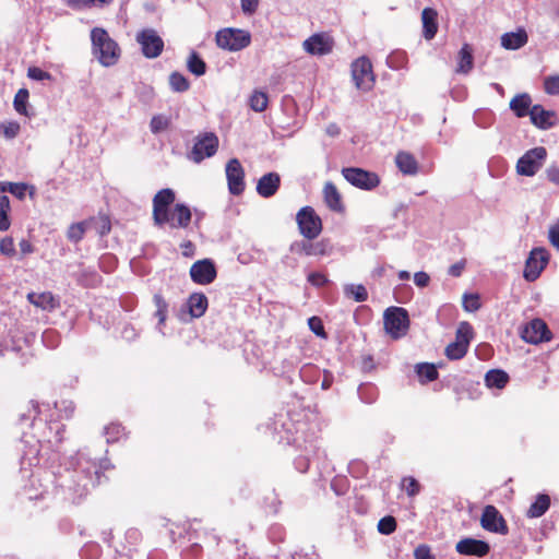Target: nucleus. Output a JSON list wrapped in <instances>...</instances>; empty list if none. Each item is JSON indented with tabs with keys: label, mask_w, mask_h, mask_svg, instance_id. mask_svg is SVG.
<instances>
[{
	"label": "nucleus",
	"mask_w": 559,
	"mask_h": 559,
	"mask_svg": "<svg viewBox=\"0 0 559 559\" xmlns=\"http://www.w3.org/2000/svg\"><path fill=\"white\" fill-rule=\"evenodd\" d=\"M123 432V428L119 424H110L105 427V435L107 436V441H116L119 439V436Z\"/></svg>",
	"instance_id": "864d4df0"
},
{
	"label": "nucleus",
	"mask_w": 559,
	"mask_h": 559,
	"mask_svg": "<svg viewBox=\"0 0 559 559\" xmlns=\"http://www.w3.org/2000/svg\"><path fill=\"white\" fill-rule=\"evenodd\" d=\"M0 252L9 258L15 255V245L12 237H4L0 240Z\"/></svg>",
	"instance_id": "09e8293b"
},
{
	"label": "nucleus",
	"mask_w": 559,
	"mask_h": 559,
	"mask_svg": "<svg viewBox=\"0 0 559 559\" xmlns=\"http://www.w3.org/2000/svg\"><path fill=\"white\" fill-rule=\"evenodd\" d=\"M547 178L552 183L559 186V168L558 167H551L547 170Z\"/></svg>",
	"instance_id": "e2e57ef3"
},
{
	"label": "nucleus",
	"mask_w": 559,
	"mask_h": 559,
	"mask_svg": "<svg viewBox=\"0 0 559 559\" xmlns=\"http://www.w3.org/2000/svg\"><path fill=\"white\" fill-rule=\"evenodd\" d=\"M296 223L300 235L309 240H314L322 233L321 217L312 206H304L296 214Z\"/></svg>",
	"instance_id": "20e7f679"
},
{
	"label": "nucleus",
	"mask_w": 559,
	"mask_h": 559,
	"mask_svg": "<svg viewBox=\"0 0 559 559\" xmlns=\"http://www.w3.org/2000/svg\"><path fill=\"white\" fill-rule=\"evenodd\" d=\"M465 266H466V260L462 259V260L457 261L456 263L452 264L449 267L448 273H449V275H451L453 277H459L462 275Z\"/></svg>",
	"instance_id": "bf43d9fd"
},
{
	"label": "nucleus",
	"mask_w": 559,
	"mask_h": 559,
	"mask_svg": "<svg viewBox=\"0 0 559 559\" xmlns=\"http://www.w3.org/2000/svg\"><path fill=\"white\" fill-rule=\"evenodd\" d=\"M544 91L548 95H559V75H549L545 78Z\"/></svg>",
	"instance_id": "de8ad7c7"
},
{
	"label": "nucleus",
	"mask_w": 559,
	"mask_h": 559,
	"mask_svg": "<svg viewBox=\"0 0 559 559\" xmlns=\"http://www.w3.org/2000/svg\"><path fill=\"white\" fill-rule=\"evenodd\" d=\"M169 84L175 92H186L190 87L189 81L180 72H173L169 76Z\"/></svg>",
	"instance_id": "79ce46f5"
},
{
	"label": "nucleus",
	"mask_w": 559,
	"mask_h": 559,
	"mask_svg": "<svg viewBox=\"0 0 559 559\" xmlns=\"http://www.w3.org/2000/svg\"><path fill=\"white\" fill-rule=\"evenodd\" d=\"M176 199L175 191L170 188L159 190L153 198V221L157 226L168 225L170 228L189 227L192 213L189 206L177 203L173 209Z\"/></svg>",
	"instance_id": "f257e3e1"
},
{
	"label": "nucleus",
	"mask_w": 559,
	"mask_h": 559,
	"mask_svg": "<svg viewBox=\"0 0 559 559\" xmlns=\"http://www.w3.org/2000/svg\"><path fill=\"white\" fill-rule=\"evenodd\" d=\"M521 337L526 343L539 344L549 342L552 338V333L544 320L536 318L523 326Z\"/></svg>",
	"instance_id": "f8f14e48"
},
{
	"label": "nucleus",
	"mask_w": 559,
	"mask_h": 559,
	"mask_svg": "<svg viewBox=\"0 0 559 559\" xmlns=\"http://www.w3.org/2000/svg\"><path fill=\"white\" fill-rule=\"evenodd\" d=\"M344 295L356 302H362L368 299V292L362 284H348L344 286Z\"/></svg>",
	"instance_id": "72a5a7b5"
},
{
	"label": "nucleus",
	"mask_w": 559,
	"mask_h": 559,
	"mask_svg": "<svg viewBox=\"0 0 559 559\" xmlns=\"http://www.w3.org/2000/svg\"><path fill=\"white\" fill-rule=\"evenodd\" d=\"M397 523L394 516L386 515L379 520L378 531L383 535H390L395 532Z\"/></svg>",
	"instance_id": "c03bdc74"
},
{
	"label": "nucleus",
	"mask_w": 559,
	"mask_h": 559,
	"mask_svg": "<svg viewBox=\"0 0 559 559\" xmlns=\"http://www.w3.org/2000/svg\"><path fill=\"white\" fill-rule=\"evenodd\" d=\"M171 126V119L170 117H167L165 115H155L152 117L150 122V129L152 133L157 134L160 133L167 129H169Z\"/></svg>",
	"instance_id": "a19ab883"
},
{
	"label": "nucleus",
	"mask_w": 559,
	"mask_h": 559,
	"mask_svg": "<svg viewBox=\"0 0 559 559\" xmlns=\"http://www.w3.org/2000/svg\"><path fill=\"white\" fill-rule=\"evenodd\" d=\"M547 156V151L544 146H537L527 151L516 164V171L523 176H534Z\"/></svg>",
	"instance_id": "9d476101"
},
{
	"label": "nucleus",
	"mask_w": 559,
	"mask_h": 559,
	"mask_svg": "<svg viewBox=\"0 0 559 559\" xmlns=\"http://www.w3.org/2000/svg\"><path fill=\"white\" fill-rule=\"evenodd\" d=\"M20 249L22 251L23 254H27V253H31L33 252V246L32 243L28 241V240H25L23 239L21 242H20Z\"/></svg>",
	"instance_id": "69168bd1"
},
{
	"label": "nucleus",
	"mask_w": 559,
	"mask_h": 559,
	"mask_svg": "<svg viewBox=\"0 0 559 559\" xmlns=\"http://www.w3.org/2000/svg\"><path fill=\"white\" fill-rule=\"evenodd\" d=\"M414 282L418 287H427L430 276L426 272L419 271L414 274Z\"/></svg>",
	"instance_id": "052dcab7"
},
{
	"label": "nucleus",
	"mask_w": 559,
	"mask_h": 559,
	"mask_svg": "<svg viewBox=\"0 0 559 559\" xmlns=\"http://www.w3.org/2000/svg\"><path fill=\"white\" fill-rule=\"evenodd\" d=\"M187 306L192 318H200L207 309V297L202 293H194L188 298Z\"/></svg>",
	"instance_id": "bb28decb"
},
{
	"label": "nucleus",
	"mask_w": 559,
	"mask_h": 559,
	"mask_svg": "<svg viewBox=\"0 0 559 559\" xmlns=\"http://www.w3.org/2000/svg\"><path fill=\"white\" fill-rule=\"evenodd\" d=\"M27 76L32 80L36 81H44V80H50L51 74L47 71L41 70L38 67H31L27 70Z\"/></svg>",
	"instance_id": "5fc2aeb1"
},
{
	"label": "nucleus",
	"mask_w": 559,
	"mask_h": 559,
	"mask_svg": "<svg viewBox=\"0 0 559 559\" xmlns=\"http://www.w3.org/2000/svg\"><path fill=\"white\" fill-rule=\"evenodd\" d=\"M154 304L156 306V310H160L162 308H168V304L166 302L164 297L158 294L154 296Z\"/></svg>",
	"instance_id": "0e129e2a"
},
{
	"label": "nucleus",
	"mask_w": 559,
	"mask_h": 559,
	"mask_svg": "<svg viewBox=\"0 0 559 559\" xmlns=\"http://www.w3.org/2000/svg\"><path fill=\"white\" fill-rule=\"evenodd\" d=\"M352 78L360 91L367 92L373 87L374 74L371 61L367 57H360L352 63Z\"/></svg>",
	"instance_id": "1a4fd4ad"
},
{
	"label": "nucleus",
	"mask_w": 559,
	"mask_h": 559,
	"mask_svg": "<svg viewBox=\"0 0 559 559\" xmlns=\"http://www.w3.org/2000/svg\"><path fill=\"white\" fill-rule=\"evenodd\" d=\"M473 66V48L469 44L465 43L459 51L456 72L467 74L472 71Z\"/></svg>",
	"instance_id": "cd10ccee"
},
{
	"label": "nucleus",
	"mask_w": 559,
	"mask_h": 559,
	"mask_svg": "<svg viewBox=\"0 0 559 559\" xmlns=\"http://www.w3.org/2000/svg\"><path fill=\"white\" fill-rule=\"evenodd\" d=\"M281 186V177L277 173L263 175L257 183V192L262 198L273 197Z\"/></svg>",
	"instance_id": "4be33fe9"
},
{
	"label": "nucleus",
	"mask_w": 559,
	"mask_h": 559,
	"mask_svg": "<svg viewBox=\"0 0 559 559\" xmlns=\"http://www.w3.org/2000/svg\"><path fill=\"white\" fill-rule=\"evenodd\" d=\"M415 559H435L428 545H419L414 550Z\"/></svg>",
	"instance_id": "4d7b16f0"
},
{
	"label": "nucleus",
	"mask_w": 559,
	"mask_h": 559,
	"mask_svg": "<svg viewBox=\"0 0 559 559\" xmlns=\"http://www.w3.org/2000/svg\"><path fill=\"white\" fill-rule=\"evenodd\" d=\"M0 129L5 139L12 140L20 133L21 126L17 121H5L1 123Z\"/></svg>",
	"instance_id": "49530a36"
},
{
	"label": "nucleus",
	"mask_w": 559,
	"mask_h": 559,
	"mask_svg": "<svg viewBox=\"0 0 559 559\" xmlns=\"http://www.w3.org/2000/svg\"><path fill=\"white\" fill-rule=\"evenodd\" d=\"M249 106L255 112H263L269 106V96L262 91H253L249 98Z\"/></svg>",
	"instance_id": "f704fd0d"
},
{
	"label": "nucleus",
	"mask_w": 559,
	"mask_h": 559,
	"mask_svg": "<svg viewBox=\"0 0 559 559\" xmlns=\"http://www.w3.org/2000/svg\"><path fill=\"white\" fill-rule=\"evenodd\" d=\"M215 43L223 50L239 51L251 44V35L246 29L226 27L216 33Z\"/></svg>",
	"instance_id": "7ed1b4c3"
},
{
	"label": "nucleus",
	"mask_w": 559,
	"mask_h": 559,
	"mask_svg": "<svg viewBox=\"0 0 559 559\" xmlns=\"http://www.w3.org/2000/svg\"><path fill=\"white\" fill-rule=\"evenodd\" d=\"M480 525L484 530L491 533L507 535L509 532L506 520L498 511V509L491 504H488L484 508L480 518Z\"/></svg>",
	"instance_id": "ddd939ff"
},
{
	"label": "nucleus",
	"mask_w": 559,
	"mask_h": 559,
	"mask_svg": "<svg viewBox=\"0 0 559 559\" xmlns=\"http://www.w3.org/2000/svg\"><path fill=\"white\" fill-rule=\"evenodd\" d=\"M531 122L538 129L547 130L559 122V118L554 110H546L542 105H533L531 109Z\"/></svg>",
	"instance_id": "6ab92c4d"
},
{
	"label": "nucleus",
	"mask_w": 559,
	"mask_h": 559,
	"mask_svg": "<svg viewBox=\"0 0 559 559\" xmlns=\"http://www.w3.org/2000/svg\"><path fill=\"white\" fill-rule=\"evenodd\" d=\"M48 429L52 436H48L46 441L51 445L60 444L64 439L66 426L60 423H50Z\"/></svg>",
	"instance_id": "ea45409f"
},
{
	"label": "nucleus",
	"mask_w": 559,
	"mask_h": 559,
	"mask_svg": "<svg viewBox=\"0 0 559 559\" xmlns=\"http://www.w3.org/2000/svg\"><path fill=\"white\" fill-rule=\"evenodd\" d=\"M550 507V497L546 493L536 496L535 501L530 506L526 511V516L530 519L540 518Z\"/></svg>",
	"instance_id": "c756f323"
},
{
	"label": "nucleus",
	"mask_w": 559,
	"mask_h": 559,
	"mask_svg": "<svg viewBox=\"0 0 559 559\" xmlns=\"http://www.w3.org/2000/svg\"><path fill=\"white\" fill-rule=\"evenodd\" d=\"M528 36L523 27L516 29V32L504 33L501 36V46L507 50H516L527 44Z\"/></svg>",
	"instance_id": "393cba45"
},
{
	"label": "nucleus",
	"mask_w": 559,
	"mask_h": 559,
	"mask_svg": "<svg viewBox=\"0 0 559 559\" xmlns=\"http://www.w3.org/2000/svg\"><path fill=\"white\" fill-rule=\"evenodd\" d=\"M401 488L406 491L408 497L417 496L421 490V485L413 476H405L401 480Z\"/></svg>",
	"instance_id": "37998d69"
},
{
	"label": "nucleus",
	"mask_w": 559,
	"mask_h": 559,
	"mask_svg": "<svg viewBox=\"0 0 559 559\" xmlns=\"http://www.w3.org/2000/svg\"><path fill=\"white\" fill-rule=\"evenodd\" d=\"M532 98L527 93L518 94L510 100V109L519 118L531 116Z\"/></svg>",
	"instance_id": "a878e982"
},
{
	"label": "nucleus",
	"mask_w": 559,
	"mask_h": 559,
	"mask_svg": "<svg viewBox=\"0 0 559 559\" xmlns=\"http://www.w3.org/2000/svg\"><path fill=\"white\" fill-rule=\"evenodd\" d=\"M187 67L188 70L197 76H201L206 72V63L195 51H192L190 53Z\"/></svg>",
	"instance_id": "c9c22d12"
},
{
	"label": "nucleus",
	"mask_w": 559,
	"mask_h": 559,
	"mask_svg": "<svg viewBox=\"0 0 559 559\" xmlns=\"http://www.w3.org/2000/svg\"><path fill=\"white\" fill-rule=\"evenodd\" d=\"M67 4L72 9H84L93 5V0H66Z\"/></svg>",
	"instance_id": "680f3d73"
},
{
	"label": "nucleus",
	"mask_w": 559,
	"mask_h": 559,
	"mask_svg": "<svg viewBox=\"0 0 559 559\" xmlns=\"http://www.w3.org/2000/svg\"><path fill=\"white\" fill-rule=\"evenodd\" d=\"M92 222L93 221L85 219L79 223L71 224L67 230V238L75 243L81 241L87 228L92 227Z\"/></svg>",
	"instance_id": "2f4dec72"
},
{
	"label": "nucleus",
	"mask_w": 559,
	"mask_h": 559,
	"mask_svg": "<svg viewBox=\"0 0 559 559\" xmlns=\"http://www.w3.org/2000/svg\"><path fill=\"white\" fill-rule=\"evenodd\" d=\"M509 380V374L501 369H491L485 374V383L490 389H503Z\"/></svg>",
	"instance_id": "7c9ffc66"
},
{
	"label": "nucleus",
	"mask_w": 559,
	"mask_h": 559,
	"mask_svg": "<svg viewBox=\"0 0 559 559\" xmlns=\"http://www.w3.org/2000/svg\"><path fill=\"white\" fill-rule=\"evenodd\" d=\"M310 330L318 336L326 337L322 320L318 317H311L308 320Z\"/></svg>",
	"instance_id": "603ef678"
},
{
	"label": "nucleus",
	"mask_w": 559,
	"mask_h": 559,
	"mask_svg": "<svg viewBox=\"0 0 559 559\" xmlns=\"http://www.w3.org/2000/svg\"><path fill=\"white\" fill-rule=\"evenodd\" d=\"M27 300L37 308L52 311L60 307L59 299L51 292L28 293Z\"/></svg>",
	"instance_id": "5701e85b"
},
{
	"label": "nucleus",
	"mask_w": 559,
	"mask_h": 559,
	"mask_svg": "<svg viewBox=\"0 0 559 559\" xmlns=\"http://www.w3.org/2000/svg\"><path fill=\"white\" fill-rule=\"evenodd\" d=\"M307 281L314 287H323L329 282L326 275L321 272L309 273L307 276Z\"/></svg>",
	"instance_id": "3c124183"
},
{
	"label": "nucleus",
	"mask_w": 559,
	"mask_h": 559,
	"mask_svg": "<svg viewBox=\"0 0 559 559\" xmlns=\"http://www.w3.org/2000/svg\"><path fill=\"white\" fill-rule=\"evenodd\" d=\"M136 40L146 58L153 59L163 52L164 41L154 29H143L138 34Z\"/></svg>",
	"instance_id": "dca6fc26"
},
{
	"label": "nucleus",
	"mask_w": 559,
	"mask_h": 559,
	"mask_svg": "<svg viewBox=\"0 0 559 559\" xmlns=\"http://www.w3.org/2000/svg\"><path fill=\"white\" fill-rule=\"evenodd\" d=\"M10 209L9 198L7 195H0V231H5L11 226L9 218Z\"/></svg>",
	"instance_id": "58836bf2"
},
{
	"label": "nucleus",
	"mask_w": 559,
	"mask_h": 559,
	"mask_svg": "<svg viewBox=\"0 0 559 559\" xmlns=\"http://www.w3.org/2000/svg\"><path fill=\"white\" fill-rule=\"evenodd\" d=\"M342 175L352 186L361 190H372L380 185V178L376 173L359 167H345Z\"/></svg>",
	"instance_id": "6e6552de"
},
{
	"label": "nucleus",
	"mask_w": 559,
	"mask_h": 559,
	"mask_svg": "<svg viewBox=\"0 0 559 559\" xmlns=\"http://www.w3.org/2000/svg\"><path fill=\"white\" fill-rule=\"evenodd\" d=\"M226 178L228 190L233 195H240L245 191V170L237 158H231L226 164Z\"/></svg>",
	"instance_id": "2eb2a0df"
},
{
	"label": "nucleus",
	"mask_w": 559,
	"mask_h": 559,
	"mask_svg": "<svg viewBox=\"0 0 559 559\" xmlns=\"http://www.w3.org/2000/svg\"><path fill=\"white\" fill-rule=\"evenodd\" d=\"M87 221H93L92 227L96 229L100 237L108 235L111 230V221L108 215L99 214L97 217H90Z\"/></svg>",
	"instance_id": "e433bc0d"
},
{
	"label": "nucleus",
	"mask_w": 559,
	"mask_h": 559,
	"mask_svg": "<svg viewBox=\"0 0 559 559\" xmlns=\"http://www.w3.org/2000/svg\"><path fill=\"white\" fill-rule=\"evenodd\" d=\"M260 0H240L241 11L246 15H252L258 11Z\"/></svg>",
	"instance_id": "6e6d98bb"
},
{
	"label": "nucleus",
	"mask_w": 559,
	"mask_h": 559,
	"mask_svg": "<svg viewBox=\"0 0 559 559\" xmlns=\"http://www.w3.org/2000/svg\"><path fill=\"white\" fill-rule=\"evenodd\" d=\"M550 254L545 248H534L526 262L523 276L528 282L536 281L549 262Z\"/></svg>",
	"instance_id": "9b49d317"
},
{
	"label": "nucleus",
	"mask_w": 559,
	"mask_h": 559,
	"mask_svg": "<svg viewBox=\"0 0 559 559\" xmlns=\"http://www.w3.org/2000/svg\"><path fill=\"white\" fill-rule=\"evenodd\" d=\"M548 239L551 246L559 250V221L549 227Z\"/></svg>",
	"instance_id": "13d9d810"
},
{
	"label": "nucleus",
	"mask_w": 559,
	"mask_h": 559,
	"mask_svg": "<svg viewBox=\"0 0 559 559\" xmlns=\"http://www.w3.org/2000/svg\"><path fill=\"white\" fill-rule=\"evenodd\" d=\"M395 163L404 175H416L418 171V163L411 153L399 152L395 157Z\"/></svg>",
	"instance_id": "c85d7f7f"
},
{
	"label": "nucleus",
	"mask_w": 559,
	"mask_h": 559,
	"mask_svg": "<svg viewBox=\"0 0 559 559\" xmlns=\"http://www.w3.org/2000/svg\"><path fill=\"white\" fill-rule=\"evenodd\" d=\"M289 250L299 257H322L330 253L329 241L325 239L313 242L304 238L302 240L294 241Z\"/></svg>",
	"instance_id": "4468645a"
},
{
	"label": "nucleus",
	"mask_w": 559,
	"mask_h": 559,
	"mask_svg": "<svg viewBox=\"0 0 559 559\" xmlns=\"http://www.w3.org/2000/svg\"><path fill=\"white\" fill-rule=\"evenodd\" d=\"M28 97H29V93H28V90L27 88H20L15 96H14V100H13V107L15 109V111L20 115H23V116H28V111H27V102H28Z\"/></svg>",
	"instance_id": "4c0bfd02"
},
{
	"label": "nucleus",
	"mask_w": 559,
	"mask_h": 559,
	"mask_svg": "<svg viewBox=\"0 0 559 559\" xmlns=\"http://www.w3.org/2000/svg\"><path fill=\"white\" fill-rule=\"evenodd\" d=\"M218 138L213 132H205L197 136L194 145L189 153V158L199 164L203 159L215 155L218 148Z\"/></svg>",
	"instance_id": "0eeeda50"
},
{
	"label": "nucleus",
	"mask_w": 559,
	"mask_h": 559,
	"mask_svg": "<svg viewBox=\"0 0 559 559\" xmlns=\"http://www.w3.org/2000/svg\"><path fill=\"white\" fill-rule=\"evenodd\" d=\"M333 39L325 34H313L304 41V48L311 55L323 56L328 55L333 49Z\"/></svg>",
	"instance_id": "aec40b11"
},
{
	"label": "nucleus",
	"mask_w": 559,
	"mask_h": 559,
	"mask_svg": "<svg viewBox=\"0 0 559 559\" xmlns=\"http://www.w3.org/2000/svg\"><path fill=\"white\" fill-rule=\"evenodd\" d=\"M216 274L214 263L206 259L194 262L190 267L192 281L200 285L211 284L216 278Z\"/></svg>",
	"instance_id": "f3484780"
},
{
	"label": "nucleus",
	"mask_w": 559,
	"mask_h": 559,
	"mask_svg": "<svg viewBox=\"0 0 559 559\" xmlns=\"http://www.w3.org/2000/svg\"><path fill=\"white\" fill-rule=\"evenodd\" d=\"M416 372L421 383L431 382L438 379L439 372L433 364L420 362L416 365Z\"/></svg>",
	"instance_id": "473e14b6"
},
{
	"label": "nucleus",
	"mask_w": 559,
	"mask_h": 559,
	"mask_svg": "<svg viewBox=\"0 0 559 559\" xmlns=\"http://www.w3.org/2000/svg\"><path fill=\"white\" fill-rule=\"evenodd\" d=\"M455 550L464 556L485 557L489 554L490 546L487 542L467 537L456 543Z\"/></svg>",
	"instance_id": "a211bd4d"
},
{
	"label": "nucleus",
	"mask_w": 559,
	"mask_h": 559,
	"mask_svg": "<svg viewBox=\"0 0 559 559\" xmlns=\"http://www.w3.org/2000/svg\"><path fill=\"white\" fill-rule=\"evenodd\" d=\"M409 328L408 313L404 308L392 307L384 312V329L394 340L404 336Z\"/></svg>",
	"instance_id": "423d86ee"
},
{
	"label": "nucleus",
	"mask_w": 559,
	"mask_h": 559,
	"mask_svg": "<svg viewBox=\"0 0 559 559\" xmlns=\"http://www.w3.org/2000/svg\"><path fill=\"white\" fill-rule=\"evenodd\" d=\"M326 133L331 136H335V135H338L340 134V128L337 124L335 123H331L330 126H328L326 128Z\"/></svg>",
	"instance_id": "774afa93"
},
{
	"label": "nucleus",
	"mask_w": 559,
	"mask_h": 559,
	"mask_svg": "<svg viewBox=\"0 0 559 559\" xmlns=\"http://www.w3.org/2000/svg\"><path fill=\"white\" fill-rule=\"evenodd\" d=\"M473 326L466 321L461 322L455 333V341L445 347V356L450 360L462 359L468 350V346L473 340Z\"/></svg>",
	"instance_id": "39448f33"
},
{
	"label": "nucleus",
	"mask_w": 559,
	"mask_h": 559,
	"mask_svg": "<svg viewBox=\"0 0 559 559\" xmlns=\"http://www.w3.org/2000/svg\"><path fill=\"white\" fill-rule=\"evenodd\" d=\"M481 307L480 297L478 294H464L463 295V308L467 312H475Z\"/></svg>",
	"instance_id": "a18cd8bd"
},
{
	"label": "nucleus",
	"mask_w": 559,
	"mask_h": 559,
	"mask_svg": "<svg viewBox=\"0 0 559 559\" xmlns=\"http://www.w3.org/2000/svg\"><path fill=\"white\" fill-rule=\"evenodd\" d=\"M168 308H162L160 310H156V317L158 318L159 324H164L167 318Z\"/></svg>",
	"instance_id": "338daca9"
},
{
	"label": "nucleus",
	"mask_w": 559,
	"mask_h": 559,
	"mask_svg": "<svg viewBox=\"0 0 559 559\" xmlns=\"http://www.w3.org/2000/svg\"><path fill=\"white\" fill-rule=\"evenodd\" d=\"M92 52L104 67L115 66L121 55L120 47L108 32L102 27H94L91 32Z\"/></svg>",
	"instance_id": "f03ea898"
},
{
	"label": "nucleus",
	"mask_w": 559,
	"mask_h": 559,
	"mask_svg": "<svg viewBox=\"0 0 559 559\" xmlns=\"http://www.w3.org/2000/svg\"><path fill=\"white\" fill-rule=\"evenodd\" d=\"M322 197L326 207L335 213L343 214L346 206L337 187L332 181H326L322 189Z\"/></svg>",
	"instance_id": "412c9836"
},
{
	"label": "nucleus",
	"mask_w": 559,
	"mask_h": 559,
	"mask_svg": "<svg viewBox=\"0 0 559 559\" xmlns=\"http://www.w3.org/2000/svg\"><path fill=\"white\" fill-rule=\"evenodd\" d=\"M28 186L24 182H11L8 187V192L13 194L19 200H23L25 198Z\"/></svg>",
	"instance_id": "8fccbe9b"
},
{
	"label": "nucleus",
	"mask_w": 559,
	"mask_h": 559,
	"mask_svg": "<svg viewBox=\"0 0 559 559\" xmlns=\"http://www.w3.org/2000/svg\"><path fill=\"white\" fill-rule=\"evenodd\" d=\"M423 36L431 40L438 33V12L433 8H425L421 12Z\"/></svg>",
	"instance_id": "b1692460"
}]
</instances>
